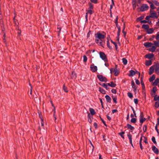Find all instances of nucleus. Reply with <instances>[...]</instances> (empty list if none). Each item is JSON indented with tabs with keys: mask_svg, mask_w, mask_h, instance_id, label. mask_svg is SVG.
I'll return each mask as SVG.
<instances>
[{
	"mask_svg": "<svg viewBox=\"0 0 159 159\" xmlns=\"http://www.w3.org/2000/svg\"><path fill=\"white\" fill-rule=\"evenodd\" d=\"M141 82L143 89H145V87L144 86V83L143 81V78L142 77H141Z\"/></svg>",
	"mask_w": 159,
	"mask_h": 159,
	"instance_id": "nucleus-29",
	"label": "nucleus"
},
{
	"mask_svg": "<svg viewBox=\"0 0 159 159\" xmlns=\"http://www.w3.org/2000/svg\"><path fill=\"white\" fill-rule=\"evenodd\" d=\"M118 16H117L116 17V19H115V23L116 25H118Z\"/></svg>",
	"mask_w": 159,
	"mask_h": 159,
	"instance_id": "nucleus-50",
	"label": "nucleus"
},
{
	"mask_svg": "<svg viewBox=\"0 0 159 159\" xmlns=\"http://www.w3.org/2000/svg\"><path fill=\"white\" fill-rule=\"evenodd\" d=\"M155 107L156 108H158L159 107V106H158V102H156L155 103Z\"/></svg>",
	"mask_w": 159,
	"mask_h": 159,
	"instance_id": "nucleus-62",
	"label": "nucleus"
},
{
	"mask_svg": "<svg viewBox=\"0 0 159 159\" xmlns=\"http://www.w3.org/2000/svg\"><path fill=\"white\" fill-rule=\"evenodd\" d=\"M152 150L156 154H158L159 153V150L155 146H153L152 147Z\"/></svg>",
	"mask_w": 159,
	"mask_h": 159,
	"instance_id": "nucleus-12",
	"label": "nucleus"
},
{
	"mask_svg": "<svg viewBox=\"0 0 159 159\" xmlns=\"http://www.w3.org/2000/svg\"><path fill=\"white\" fill-rule=\"evenodd\" d=\"M111 73H114V75L116 76H117L119 73V71L116 68H111L110 69Z\"/></svg>",
	"mask_w": 159,
	"mask_h": 159,
	"instance_id": "nucleus-4",
	"label": "nucleus"
},
{
	"mask_svg": "<svg viewBox=\"0 0 159 159\" xmlns=\"http://www.w3.org/2000/svg\"><path fill=\"white\" fill-rule=\"evenodd\" d=\"M99 99L100 100V102L101 103V105L102 106V107L103 108V102H102V99L101 98H99Z\"/></svg>",
	"mask_w": 159,
	"mask_h": 159,
	"instance_id": "nucleus-60",
	"label": "nucleus"
},
{
	"mask_svg": "<svg viewBox=\"0 0 159 159\" xmlns=\"http://www.w3.org/2000/svg\"><path fill=\"white\" fill-rule=\"evenodd\" d=\"M150 7L151 8L152 10H154L156 8V7L154 5L153 3L150 5Z\"/></svg>",
	"mask_w": 159,
	"mask_h": 159,
	"instance_id": "nucleus-44",
	"label": "nucleus"
},
{
	"mask_svg": "<svg viewBox=\"0 0 159 159\" xmlns=\"http://www.w3.org/2000/svg\"><path fill=\"white\" fill-rule=\"evenodd\" d=\"M63 89L64 91L66 92H68V91L67 88L66 87L65 85H64L63 87Z\"/></svg>",
	"mask_w": 159,
	"mask_h": 159,
	"instance_id": "nucleus-36",
	"label": "nucleus"
},
{
	"mask_svg": "<svg viewBox=\"0 0 159 159\" xmlns=\"http://www.w3.org/2000/svg\"><path fill=\"white\" fill-rule=\"evenodd\" d=\"M111 91V92L114 93H116V90L114 89H112Z\"/></svg>",
	"mask_w": 159,
	"mask_h": 159,
	"instance_id": "nucleus-55",
	"label": "nucleus"
},
{
	"mask_svg": "<svg viewBox=\"0 0 159 159\" xmlns=\"http://www.w3.org/2000/svg\"><path fill=\"white\" fill-rule=\"evenodd\" d=\"M152 64V62L151 61H147L145 62V64L147 66L151 65Z\"/></svg>",
	"mask_w": 159,
	"mask_h": 159,
	"instance_id": "nucleus-30",
	"label": "nucleus"
},
{
	"mask_svg": "<svg viewBox=\"0 0 159 159\" xmlns=\"http://www.w3.org/2000/svg\"><path fill=\"white\" fill-rule=\"evenodd\" d=\"M120 27L118 28V30L117 33V36L119 37L120 35Z\"/></svg>",
	"mask_w": 159,
	"mask_h": 159,
	"instance_id": "nucleus-51",
	"label": "nucleus"
},
{
	"mask_svg": "<svg viewBox=\"0 0 159 159\" xmlns=\"http://www.w3.org/2000/svg\"><path fill=\"white\" fill-rule=\"evenodd\" d=\"M105 98L106 99L107 102L108 103H111V97L108 95H106L105 96Z\"/></svg>",
	"mask_w": 159,
	"mask_h": 159,
	"instance_id": "nucleus-15",
	"label": "nucleus"
},
{
	"mask_svg": "<svg viewBox=\"0 0 159 159\" xmlns=\"http://www.w3.org/2000/svg\"><path fill=\"white\" fill-rule=\"evenodd\" d=\"M122 62L124 65H126L127 63V61L126 59L123 58L122 59Z\"/></svg>",
	"mask_w": 159,
	"mask_h": 159,
	"instance_id": "nucleus-34",
	"label": "nucleus"
},
{
	"mask_svg": "<svg viewBox=\"0 0 159 159\" xmlns=\"http://www.w3.org/2000/svg\"><path fill=\"white\" fill-rule=\"evenodd\" d=\"M157 6H159V2L157 1H154L153 2Z\"/></svg>",
	"mask_w": 159,
	"mask_h": 159,
	"instance_id": "nucleus-45",
	"label": "nucleus"
},
{
	"mask_svg": "<svg viewBox=\"0 0 159 159\" xmlns=\"http://www.w3.org/2000/svg\"><path fill=\"white\" fill-rule=\"evenodd\" d=\"M112 98L113 99V102L116 104L117 103V98L116 96H112Z\"/></svg>",
	"mask_w": 159,
	"mask_h": 159,
	"instance_id": "nucleus-21",
	"label": "nucleus"
},
{
	"mask_svg": "<svg viewBox=\"0 0 159 159\" xmlns=\"http://www.w3.org/2000/svg\"><path fill=\"white\" fill-rule=\"evenodd\" d=\"M95 42L99 45L103 47L105 43V41L104 39L105 37V35L98 32L95 34Z\"/></svg>",
	"mask_w": 159,
	"mask_h": 159,
	"instance_id": "nucleus-1",
	"label": "nucleus"
},
{
	"mask_svg": "<svg viewBox=\"0 0 159 159\" xmlns=\"http://www.w3.org/2000/svg\"><path fill=\"white\" fill-rule=\"evenodd\" d=\"M154 67L153 66H151L149 69V71L148 72L149 74L150 75H152L154 71Z\"/></svg>",
	"mask_w": 159,
	"mask_h": 159,
	"instance_id": "nucleus-17",
	"label": "nucleus"
},
{
	"mask_svg": "<svg viewBox=\"0 0 159 159\" xmlns=\"http://www.w3.org/2000/svg\"><path fill=\"white\" fill-rule=\"evenodd\" d=\"M154 56V55L153 54H148L146 55V57L149 59H150Z\"/></svg>",
	"mask_w": 159,
	"mask_h": 159,
	"instance_id": "nucleus-20",
	"label": "nucleus"
},
{
	"mask_svg": "<svg viewBox=\"0 0 159 159\" xmlns=\"http://www.w3.org/2000/svg\"><path fill=\"white\" fill-rule=\"evenodd\" d=\"M150 18H151V17H150V15H149V16H146V18H145V19L146 20H149V19H150Z\"/></svg>",
	"mask_w": 159,
	"mask_h": 159,
	"instance_id": "nucleus-63",
	"label": "nucleus"
},
{
	"mask_svg": "<svg viewBox=\"0 0 159 159\" xmlns=\"http://www.w3.org/2000/svg\"><path fill=\"white\" fill-rule=\"evenodd\" d=\"M149 25L147 24H143L142 26V28L146 30L149 28Z\"/></svg>",
	"mask_w": 159,
	"mask_h": 159,
	"instance_id": "nucleus-23",
	"label": "nucleus"
},
{
	"mask_svg": "<svg viewBox=\"0 0 159 159\" xmlns=\"http://www.w3.org/2000/svg\"><path fill=\"white\" fill-rule=\"evenodd\" d=\"M90 68L93 72H95L98 69L97 66H95L93 64H92L90 65Z\"/></svg>",
	"mask_w": 159,
	"mask_h": 159,
	"instance_id": "nucleus-9",
	"label": "nucleus"
},
{
	"mask_svg": "<svg viewBox=\"0 0 159 159\" xmlns=\"http://www.w3.org/2000/svg\"><path fill=\"white\" fill-rule=\"evenodd\" d=\"M131 122L135 123L136 122V119L135 118H132L131 120Z\"/></svg>",
	"mask_w": 159,
	"mask_h": 159,
	"instance_id": "nucleus-41",
	"label": "nucleus"
},
{
	"mask_svg": "<svg viewBox=\"0 0 159 159\" xmlns=\"http://www.w3.org/2000/svg\"><path fill=\"white\" fill-rule=\"evenodd\" d=\"M146 120V119L145 118H144L143 117V112H141L140 113V120L139 121L140 123H141L142 124Z\"/></svg>",
	"mask_w": 159,
	"mask_h": 159,
	"instance_id": "nucleus-8",
	"label": "nucleus"
},
{
	"mask_svg": "<svg viewBox=\"0 0 159 159\" xmlns=\"http://www.w3.org/2000/svg\"><path fill=\"white\" fill-rule=\"evenodd\" d=\"M159 82V79H156L153 83V85H157Z\"/></svg>",
	"mask_w": 159,
	"mask_h": 159,
	"instance_id": "nucleus-25",
	"label": "nucleus"
},
{
	"mask_svg": "<svg viewBox=\"0 0 159 159\" xmlns=\"http://www.w3.org/2000/svg\"><path fill=\"white\" fill-rule=\"evenodd\" d=\"M111 41L112 43H113L116 49L117 48V45L116 43V42L113 41L112 40H111Z\"/></svg>",
	"mask_w": 159,
	"mask_h": 159,
	"instance_id": "nucleus-42",
	"label": "nucleus"
},
{
	"mask_svg": "<svg viewBox=\"0 0 159 159\" xmlns=\"http://www.w3.org/2000/svg\"><path fill=\"white\" fill-rule=\"evenodd\" d=\"M97 77L99 80L102 82H107V79L105 77H103L102 75H97Z\"/></svg>",
	"mask_w": 159,
	"mask_h": 159,
	"instance_id": "nucleus-7",
	"label": "nucleus"
},
{
	"mask_svg": "<svg viewBox=\"0 0 159 159\" xmlns=\"http://www.w3.org/2000/svg\"><path fill=\"white\" fill-rule=\"evenodd\" d=\"M132 110L133 111V112L134 114V116H135V117H136V114L135 111L133 107H132Z\"/></svg>",
	"mask_w": 159,
	"mask_h": 159,
	"instance_id": "nucleus-59",
	"label": "nucleus"
},
{
	"mask_svg": "<svg viewBox=\"0 0 159 159\" xmlns=\"http://www.w3.org/2000/svg\"><path fill=\"white\" fill-rule=\"evenodd\" d=\"M156 47H159V42L157 41H154V44Z\"/></svg>",
	"mask_w": 159,
	"mask_h": 159,
	"instance_id": "nucleus-27",
	"label": "nucleus"
},
{
	"mask_svg": "<svg viewBox=\"0 0 159 159\" xmlns=\"http://www.w3.org/2000/svg\"><path fill=\"white\" fill-rule=\"evenodd\" d=\"M154 100L155 101H157V100L159 101V96H158V97L155 96L154 98Z\"/></svg>",
	"mask_w": 159,
	"mask_h": 159,
	"instance_id": "nucleus-58",
	"label": "nucleus"
},
{
	"mask_svg": "<svg viewBox=\"0 0 159 159\" xmlns=\"http://www.w3.org/2000/svg\"><path fill=\"white\" fill-rule=\"evenodd\" d=\"M107 84L108 86L113 88L115 87L116 86V84H114L112 81L110 83H107Z\"/></svg>",
	"mask_w": 159,
	"mask_h": 159,
	"instance_id": "nucleus-18",
	"label": "nucleus"
},
{
	"mask_svg": "<svg viewBox=\"0 0 159 159\" xmlns=\"http://www.w3.org/2000/svg\"><path fill=\"white\" fill-rule=\"evenodd\" d=\"M155 79V76L154 75H153L149 79L150 82H152Z\"/></svg>",
	"mask_w": 159,
	"mask_h": 159,
	"instance_id": "nucleus-31",
	"label": "nucleus"
},
{
	"mask_svg": "<svg viewBox=\"0 0 159 159\" xmlns=\"http://www.w3.org/2000/svg\"><path fill=\"white\" fill-rule=\"evenodd\" d=\"M157 90V88L156 87H154L153 88L152 91L154 93H155Z\"/></svg>",
	"mask_w": 159,
	"mask_h": 159,
	"instance_id": "nucleus-49",
	"label": "nucleus"
},
{
	"mask_svg": "<svg viewBox=\"0 0 159 159\" xmlns=\"http://www.w3.org/2000/svg\"><path fill=\"white\" fill-rule=\"evenodd\" d=\"M152 141L155 144H157V142L156 141L155 138V137L153 136L152 138Z\"/></svg>",
	"mask_w": 159,
	"mask_h": 159,
	"instance_id": "nucleus-39",
	"label": "nucleus"
},
{
	"mask_svg": "<svg viewBox=\"0 0 159 159\" xmlns=\"http://www.w3.org/2000/svg\"><path fill=\"white\" fill-rule=\"evenodd\" d=\"M72 77L74 78H75L76 77V74L75 72H73L72 73Z\"/></svg>",
	"mask_w": 159,
	"mask_h": 159,
	"instance_id": "nucleus-48",
	"label": "nucleus"
},
{
	"mask_svg": "<svg viewBox=\"0 0 159 159\" xmlns=\"http://www.w3.org/2000/svg\"><path fill=\"white\" fill-rule=\"evenodd\" d=\"M153 67H154V70H155L156 72H157L159 70V65H156Z\"/></svg>",
	"mask_w": 159,
	"mask_h": 159,
	"instance_id": "nucleus-22",
	"label": "nucleus"
},
{
	"mask_svg": "<svg viewBox=\"0 0 159 159\" xmlns=\"http://www.w3.org/2000/svg\"><path fill=\"white\" fill-rule=\"evenodd\" d=\"M99 91L103 94H105L106 93L105 91L101 87L99 88Z\"/></svg>",
	"mask_w": 159,
	"mask_h": 159,
	"instance_id": "nucleus-24",
	"label": "nucleus"
},
{
	"mask_svg": "<svg viewBox=\"0 0 159 159\" xmlns=\"http://www.w3.org/2000/svg\"><path fill=\"white\" fill-rule=\"evenodd\" d=\"M100 85L105 88H107V84H106L105 83H102L101 84H100Z\"/></svg>",
	"mask_w": 159,
	"mask_h": 159,
	"instance_id": "nucleus-47",
	"label": "nucleus"
},
{
	"mask_svg": "<svg viewBox=\"0 0 159 159\" xmlns=\"http://www.w3.org/2000/svg\"><path fill=\"white\" fill-rule=\"evenodd\" d=\"M107 46L110 49H112V48L111 47V46H110V43H109V40L108 39V38H107Z\"/></svg>",
	"mask_w": 159,
	"mask_h": 159,
	"instance_id": "nucleus-33",
	"label": "nucleus"
},
{
	"mask_svg": "<svg viewBox=\"0 0 159 159\" xmlns=\"http://www.w3.org/2000/svg\"><path fill=\"white\" fill-rule=\"evenodd\" d=\"M154 30V29L153 28H148L146 32L148 34H152Z\"/></svg>",
	"mask_w": 159,
	"mask_h": 159,
	"instance_id": "nucleus-14",
	"label": "nucleus"
},
{
	"mask_svg": "<svg viewBox=\"0 0 159 159\" xmlns=\"http://www.w3.org/2000/svg\"><path fill=\"white\" fill-rule=\"evenodd\" d=\"M89 111L90 113L92 115H94L95 114V112L94 110L92 108H90L89 109Z\"/></svg>",
	"mask_w": 159,
	"mask_h": 159,
	"instance_id": "nucleus-28",
	"label": "nucleus"
},
{
	"mask_svg": "<svg viewBox=\"0 0 159 159\" xmlns=\"http://www.w3.org/2000/svg\"><path fill=\"white\" fill-rule=\"evenodd\" d=\"M125 132L124 131H122L120 133H119V134L120 135L121 138H122L123 139H124V137L123 135L125 134Z\"/></svg>",
	"mask_w": 159,
	"mask_h": 159,
	"instance_id": "nucleus-35",
	"label": "nucleus"
},
{
	"mask_svg": "<svg viewBox=\"0 0 159 159\" xmlns=\"http://www.w3.org/2000/svg\"><path fill=\"white\" fill-rule=\"evenodd\" d=\"M136 1H134L132 3L133 8L134 10H135L136 7Z\"/></svg>",
	"mask_w": 159,
	"mask_h": 159,
	"instance_id": "nucleus-32",
	"label": "nucleus"
},
{
	"mask_svg": "<svg viewBox=\"0 0 159 159\" xmlns=\"http://www.w3.org/2000/svg\"><path fill=\"white\" fill-rule=\"evenodd\" d=\"M149 8L148 6L146 4H143L140 8V10L142 11H144L147 10Z\"/></svg>",
	"mask_w": 159,
	"mask_h": 159,
	"instance_id": "nucleus-6",
	"label": "nucleus"
},
{
	"mask_svg": "<svg viewBox=\"0 0 159 159\" xmlns=\"http://www.w3.org/2000/svg\"><path fill=\"white\" fill-rule=\"evenodd\" d=\"M89 14L87 12L86 13L85 15V19L86 21L88 20V16Z\"/></svg>",
	"mask_w": 159,
	"mask_h": 159,
	"instance_id": "nucleus-64",
	"label": "nucleus"
},
{
	"mask_svg": "<svg viewBox=\"0 0 159 159\" xmlns=\"http://www.w3.org/2000/svg\"><path fill=\"white\" fill-rule=\"evenodd\" d=\"M127 127L128 129H129L131 130H133L134 129V127L130 125L129 124H127Z\"/></svg>",
	"mask_w": 159,
	"mask_h": 159,
	"instance_id": "nucleus-26",
	"label": "nucleus"
},
{
	"mask_svg": "<svg viewBox=\"0 0 159 159\" xmlns=\"http://www.w3.org/2000/svg\"><path fill=\"white\" fill-rule=\"evenodd\" d=\"M83 57V61L84 62H86L87 60V58L86 56L85 55H84Z\"/></svg>",
	"mask_w": 159,
	"mask_h": 159,
	"instance_id": "nucleus-43",
	"label": "nucleus"
},
{
	"mask_svg": "<svg viewBox=\"0 0 159 159\" xmlns=\"http://www.w3.org/2000/svg\"><path fill=\"white\" fill-rule=\"evenodd\" d=\"M16 16H15L13 18L14 22L16 25H18L19 24V23L17 21V20L15 19Z\"/></svg>",
	"mask_w": 159,
	"mask_h": 159,
	"instance_id": "nucleus-37",
	"label": "nucleus"
},
{
	"mask_svg": "<svg viewBox=\"0 0 159 159\" xmlns=\"http://www.w3.org/2000/svg\"><path fill=\"white\" fill-rule=\"evenodd\" d=\"M127 136L128 138L129 139V142L131 145L133 147V145L132 142V136L130 134H127Z\"/></svg>",
	"mask_w": 159,
	"mask_h": 159,
	"instance_id": "nucleus-10",
	"label": "nucleus"
},
{
	"mask_svg": "<svg viewBox=\"0 0 159 159\" xmlns=\"http://www.w3.org/2000/svg\"><path fill=\"white\" fill-rule=\"evenodd\" d=\"M156 47L155 46H152V48H149L148 49L149 51L152 52H153L155 51V50L156 49Z\"/></svg>",
	"mask_w": 159,
	"mask_h": 159,
	"instance_id": "nucleus-19",
	"label": "nucleus"
},
{
	"mask_svg": "<svg viewBox=\"0 0 159 159\" xmlns=\"http://www.w3.org/2000/svg\"><path fill=\"white\" fill-rule=\"evenodd\" d=\"M129 74L128 75L129 76H133L135 74V72L133 70H131L129 71Z\"/></svg>",
	"mask_w": 159,
	"mask_h": 159,
	"instance_id": "nucleus-16",
	"label": "nucleus"
},
{
	"mask_svg": "<svg viewBox=\"0 0 159 159\" xmlns=\"http://www.w3.org/2000/svg\"><path fill=\"white\" fill-rule=\"evenodd\" d=\"M100 118H101V119L102 122L104 124V125L105 126H107V125L106 124V123L105 122V121L103 120L101 118V116H100Z\"/></svg>",
	"mask_w": 159,
	"mask_h": 159,
	"instance_id": "nucleus-53",
	"label": "nucleus"
},
{
	"mask_svg": "<svg viewBox=\"0 0 159 159\" xmlns=\"http://www.w3.org/2000/svg\"><path fill=\"white\" fill-rule=\"evenodd\" d=\"M88 5L89 7L86 10V12L89 14L90 15H91L94 13V11H93L94 5L90 2H89Z\"/></svg>",
	"mask_w": 159,
	"mask_h": 159,
	"instance_id": "nucleus-2",
	"label": "nucleus"
},
{
	"mask_svg": "<svg viewBox=\"0 0 159 159\" xmlns=\"http://www.w3.org/2000/svg\"><path fill=\"white\" fill-rule=\"evenodd\" d=\"M89 116H90V114H89V115H88V120H89V122L90 123H91L92 122V120L91 119V118H90L89 117Z\"/></svg>",
	"mask_w": 159,
	"mask_h": 159,
	"instance_id": "nucleus-52",
	"label": "nucleus"
},
{
	"mask_svg": "<svg viewBox=\"0 0 159 159\" xmlns=\"http://www.w3.org/2000/svg\"><path fill=\"white\" fill-rule=\"evenodd\" d=\"M99 54L100 58L105 62H106L108 61L107 57L105 54L103 52H100Z\"/></svg>",
	"mask_w": 159,
	"mask_h": 159,
	"instance_id": "nucleus-3",
	"label": "nucleus"
},
{
	"mask_svg": "<svg viewBox=\"0 0 159 159\" xmlns=\"http://www.w3.org/2000/svg\"><path fill=\"white\" fill-rule=\"evenodd\" d=\"M134 102L135 104H137L138 102V99L137 98L134 99Z\"/></svg>",
	"mask_w": 159,
	"mask_h": 159,
	"instance_id": "nucleus-54",
	"label": "nucleus"
},
{
	"mask_svg": "<svg viewBox=\"0 0 159 159\" xmlns=\"http://www.w3.org/2000/svg\"><path fill=\"white\" fill-rule=\"evenodd\" d=\"M90 1L91 2L95 4H96L98 3V0H90Z\"/></svg>",
	"mask_w": 159,
	"mask_h": 159,
	"instance_id": "nucleus-46",
	"label": "nucleus"
},
{
	"mask_svg": "<svg viewBox=\"0 0 159 159\" xmlns=\"http://www.w3.org/2000/svg\"><path fill=\"white\" fill-rule=\"evenodd\" d=\"M135 83L138 85H139L140 84L139 81L138 79H135Z\"/></svg>",
	"mask_w": 159,
	"mask_h": 159,
	"instance_id": "nucleus-56",
	"label": "nucleus"
},
{
	"mask_svg": "<svg viewBox=\"0 0 159 159\" xmlns=\"http://www.w3.org/2000/svg\"><path fill=\"white\" fill-rule=\"evenodd\" d=\"M156 40H159V34H158V33L156 34Z\"/></svg>",
	"mask_w": 159,
	"mask_h": 159,
	"instance_id": "nucleus-57",
	"label": "nucleus"
},
{
	"mask_svg": "<svg viewBox=\"0 0 159 159\" xmlns=\"http://www.w3.org/2000/svg\"><path fill=\"white\" fill-rule=\"evenodd\" d=\"M150 17H151V18H157L158 17V16L157 15V13L154 11H152L150 10Z\"/></svg>",
	"mask_w": 159,
	"mask_h": 159,
	"instance_id": "nucleus-5",
	"label": "nucleus"
},
{
	"mask_svg": "<svg viewBox=\"0 0 159 159\" xmlns=\"http://www.w3.org/2000/svg\"><path fill=\"white\" fill-rule=\"evenodd\" d=\"M131 86L132 88L134 89V92H135L137 90V88L134 83V82L133 80L131 81Z\"/></svg>",
	"mask_w": 159,
	"mask_h": 159,
	"instance_id": "nucleus-11",
	"label": "nucleus"
},
{
	"mask_svg": "<svg viewBox=\"0 0 159 159\" xmlns=\"http://www.w3.org/2000/svg\"><path fill=\"white\" fill-rule=\"evenodd\" d=\"M93 126L95 128V129H97L98 128V125L97 123L96 122L94 123L93 124Z\"/></svg>",
	"mask_w": 159,
	"mask_h": 159,
	"instance_id": "nucleus-61",
	"label": "nucleus"
},
{
	"mask_svg": "<svg viewBox=\"0 0 159 159\" xmlns=\"http://www.w3.org/2000/svg\"><path fill=\"white\" fill-rule=\"evenodd\" d=\"M128 96L130 98H132L133 97V95L131 93L129 92L127 93Z\"/></svg>",
	"mask_w": 159,
	"mask_h": 159,
	"instance_id": "nucleus-40",
	"label": "nucleus"
},
{
	"mask_svg": "<svg viewBox=\"0 0 159 159\" xmlns=\"http://www.w3.org/2000/svg\"><path fill=\"white\" fill-rule=\"evenodd\" d=\"M153 44V43H151V42H146L145 43L144 45V46L146 48H148L150 47H151L152 45Z\"/></svg>",
	"mask_w": 159,
	"mask_h": 159,
	"instance_id": "nucleus-13",
	"label": "nucleus"
},
{
	"mask_svg": "<svg viewBox=\"0 0 159 159\" xmlns=\"http://www.w3.org/2000/svg\"><path fill=\"white\" fill-rule=\"evenodd\" d=\"M147 129V126L146 125H143V130L144 132H146Z\"/></svg>",
	"mask_w": 159,
	"mask_h": 159,
	"instance_id": "nucleus-38",
	"label": "nucleus"
}]
</instances>
